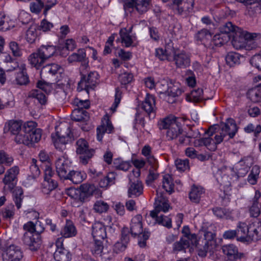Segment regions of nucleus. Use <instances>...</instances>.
Here are the masks:
<instances>
[{
	"label": "nucleus",
	"instance_id": "f257e3e1",
	"mask_svg": "<svg viewBox=\"0 0 261 261\" xmlns=\"http://www.w3.org/2000/svg\"><path fill=\"white\" fill-rule=\"evenodd\" d=\"M63 69L58 64L51 63L47 64L41 68L40 75L44 78L50 81L51 83L42 81H39L37 83L38 89H34L30 92V96L36 99L38 102L41 105H45L47 103V98L44 93H48L51 89L50 84L58 81L57 74H61Z\"/></svg>",
	"mask_w": 261,
	"mask_h": 261
},
{
	"label": "nucleus",
	"instance_id": "f03ea898",
	"mask_svg": "<svg viewBox=\"0 0 261 261\" xmlns=\"http://www.w3.org/2000/svg\"><path fill=\"white\" fill-rule=\"evenodd\" d=\"M240 28L233 25L231 22H227L220 28V34H216L214 36V40L222 39L224 41L227 42L232 38V43L233 46L237 49L245 48L246 50H250L255 48L256 45L252 44L250 46L245 41V39L239 35Z\"/></svg>",
	"mask_w": 261,
	"mask_h": 261
},
{
	"label": "nucleus",
	"instance_id": "7ed1b4c3",
	"mask_svg": "<svg viewBox=\"0 0 261 261\" xmlns=\"http://www.w3.org/2000/svg\"><path fill=\"white\" fill-rule=\"evenodd\" d=\"M37 124L34 121L25 123L22 129L15 137V141L17 144H23L27 146L32 145L40 141L42 130L36 128Z\"/></svg>",
	"mask_w": 261,
	"mask_h": 261
},
{
	"label": "nucleus",
	"instance_id": "20e7f679",
	"mask_svg": "<svg viewBox=\"0 0 261 261\" xmlns=\"http://www.w3.org/2000/svg\"><path fill=\"white\" fill-rule=\"evenodd\" d=\"M220 135L217 134L215 136L217 143H221L225 139L227 141L233 138L238 132V127L232 118L227 119L225 122L220 123Z\"/></svg>",
	"mask_w": 261,
	"mask_h": 261
},
{
	"label": "nucleus",
	"instance_id": "39448f33",
	"mask_svg": "<svg viewBox=\"0 0 261 261\" xmlns=\"http://www.w3.org/2000/svg\"><path fill=\"white\" fill-rule=\"evenodd\" d=\"M158 125L160 129H167L166 137L168 140L176 139L182 132V129L176 118L171 119L169 118H166L159 123Z\"/></svg>",
	"mask_w": 261,
	"mask_h": 261
},
{
	"label": "nucleus",
	"instance_id": "423d86ee",
	"mask_svg": "<svg viewBox=\"0 0 261 261\" xmlns=\"http://www.w3.org/2000/svg\"><path fill=\"white\" fill-rule=\"evenodd\" d=\"M76 152L79 155L80 162L83 165H86L93 156L94 149L90 148L87 141L83 138H80L76 141Z\"/></svg>",
	"mask_w": 261,
	"mask_h": 261
},
{
	"label": "nucleus",
	"instance_id": "0eeeda50",
	"mask_svg": "<svg viewBox=\"0 0 261 261\" xmlns=\"http://www.w3.org/2000/svg\"><path fill=\"white\" fill-rule=\"evenodd\" d=\"M66 130V132L64 133H59L57 132L55 135L51 134L54 146L57 149L62 150L65 148V144L70 143L74 140V136L70 127L67 126Z\"/></svg>",
	"mask_w": 261,
	"mask_h": 261
},
{
	"label": "nucleus",
	"instance_id": "6e6552de",
	"mask_svg": "<svg viewBox=\"0 0 261 261\" xmlns=\"http://www.w3.org/2000/svg\"><path fill=\"white\" fill-rule=\"evenodd\" d=\"M98 74L96 71H91L88 75H81V81L78 83L77 90H85L87 93L89 89H93L97 83Z\"/></svg>",
	"mask_w": 261,
	"mask_h": 261
},
{
	"label": "nucleus",
	"instance_id": "1a4fd4ad",
	"mask_svg": "<svg viewBox=\"0 0 261 261\" xmlns=\"http://www.w3.org/2000/svg\"><path fill=\"white\" fill-rule=\"evenodd\" d=\"M56 172L60 178L65 180L71 170V163L65 156L59 157L56 162Z\"/></svg>",
	"mask_w": 261,
	"mask_h": 261
},
{
	"label": "nucleus",
	"instance_id": "9d476101",
	"mask_svg": "<svg viewBox=\"0 0 261 261\" xmlns=\"http://www.w3.org/2000/svg\"><path fill=\"white\" fill-rule=\"evenodd\" d=\"M22 256L20 247L13 244L7 247L2 254V261H20Z\"/></svg>",
	"mask_w": 261,
	"mask_h": 261
},
{
	"label": "nucleus",
	"instance_id": "9b49d317",
	"mask_svg": "<svg viewBox=\"0 0 261 261\" xmlns=\"http://www.w3.org/2000/svg\"><path fill=\"white\" fill-rule=\"evenodd\" d=\"M135 219L137 222H134L133 225L132 226V236L134 235V237L138 236L139 237H142L143 240H139L138 244L141 247H145L146 244V241L148 239L149 236L146 234H142V217L141 215H137Z\"/></svg>",
	"mask_w": 261,
	"mask_h": 261
},
{
	"label": "nucleus",
	"instance_id": "f8f14e48",
	"mask_svg": "<svg viewBox=\"0 0 261 261\" xmlns=\"http://www.w3.org/2000/svg\"><path fill=\"white\" fill-rule=\"evenodd\" d=\"M223 253L226 254L229 260L232 261H246V256L243 253L239 252L237 248L232 244L223 246Z\"/></svg>",
	"mask_w": 261,
	"mask_h": 261
},
{
	"label": "nucleus",
	"instance_id": "ddd939ff",
	"mask_svg": "<svg viewBox=\"0 0 261 261\" xmlns=\"http://www.w3.org/2000/svg\"><path fill=\"white\" fill-rule=\"evenodd\" d=\"M22 241L32 251L37 250L41 243V237L38 235L36 236L31 232H25L22 237Z\"/></svg>",
	"mask_w": 261,
	"mask_h": 261
},
{
	"label": "nucleus",
	"instance_id": "4468645a",
	"mask_svg": "<svg viewBox=\"0 0 261 261\" xmlns=\"http://www.w3.org/2000/svg\"><path fill=\"white\" fill-rule=\"evenodd\" d=\"M57 249L54 253V258L56 261H69L71 259L70 252L63 247L62 243L56 242Z\"/></svg>",
	"mask_w": 261,
	"mask_h": 261
},
{
	"label": "nucleus",
	"instance_id": "2eb2a0df",
	"mask_svg": "<svg viewBox=\"0 0 261 261\" xmlns=\"http://www.w3.org/2000/svg\"><path fill=\"white\" fill-rule=\"evenodd\" d=\"M249 242L261 239V221H255L249 225Z\"/></svg>",
	"mask_w": 261,
	"mask_h": 261
},
{
	"label": "nucleus",
	"instance_id": "dca6fc26",
	"mask_svg": "<svg viewBox=\"0 0 261 261\" xmlns=\"http://www.w3.org/2000/svg\"><path fill=\"white\" fill-rule=\"evenodd\" d=\"M19 168L17 166H14L9 169L3 179V182L5 185H8L9 188L13 189L15 186V180L17 178V175L19 173Z\"/></svg>",
	"mask_w": 261,
	"mask_h": 261
},
{
	"label": "nucleus",
	"instance_id": "f3484780",
	"mask_svg": "<svg viewBox=\"0 0 261 261\" xmlns=\"http://www.w3.org/2000/svg\"><path fill=\"white\" fill-rule=\"evenodd\" d=\"M172 55L173 56V60L175 61L177 67L185 68L190 65V57L185 53L181 52L176 54L174 50L173 49Z\"/></svg>",
	"mask_w": 261,
	"mask_h": 261
},
{
	"label": "nucleus",
	"instance_id": "a211bd4d",
	"mask_svg": "<svg viewBox=\"0 0 261 261\" xmlns=\"http://www.w3.org/2000/svg\"><path fill=\"white\" fill-rule=\"evenodd\" d=\"M92 235L94 240H104L107 238L106 228L100 222H95L92 227Z\"/></svg>",
	"mask_w": 261,
	"mask_h": 261
},
{
	"label": "nucleus",
	"instance_id": "6ab92c4d",
	"mask_svg": "<svg viewBox=\"0 0 261 261\" xmlns=\"http://www.w3.org/2000/svg\"><path fill=\"white\" fill-rule=\"evenodd\" d=\"M236 230L237 240L241 242L249 243V225L244 223H240L237 226Z\"/></svg>",
	"mask_w": 261,
	"mask_h": 261
},
{
	"label": "nucleus",
	"instance_id": "aec40b11",
	"mask_svg": "<svg viewBox=\"0 0 261 261\" xmlns=\"http://www.w3.org/2000/svg\"><path fill=\"white\" fill-rule=\"evenodd\" d=\"M114 127L109 118L106 119L102 121V124L96 129L97 140L99 142L101 141L105 133H111Z\"/></svg>",
	"mask_w": 261,
	"mask_h": 261
},
{
	"label": "nucleus",
	"instance_id": "412c9836",
	"mask_svg": "<svg viewBox=\"0 0 261 261\" xmlns=\"http://www.w3.org/2000/svg\"><path fill=\"white\" fill-rule=\"evenodd\" d=\"M68 61L73 62H81L83 67L88 66V61L86 58V52L84 49H79L77 53H73L68 58Z\"/></svg>",
	"mask_w": 261,
	"mask_h": 261
},
{
	"label": "nucleus",
	"instance_id": "4be33fe9",
	"mask_svg": "<svg viewBox=\"0 0 261 261\" xmlns=\"http://www.w3.org/2000/svg\"><path fill=\"white\" fill-rule=\"evenodd\" d=\"M28 60L30 64L37 69L41 68L46 61V59L39 53L38 49L29 56Z\"/></svg>",
	"mask_w": 261,
	"mask_h": 261
},
{
	"label": "nucleus",
	"instance_id": "5701e85b",
	"mask_svg": "<svg viewBox=\"0 0 261 261\" xmlns=\"http://www.w3.org/2000/svg\"><path fill=\"white\" fill-rule=\"evenodd\" d=\"M15 83L19 85H27L29 83V77L26 71L25 66L22 64L19 67V71L15 73Z\"/></svg>",
	"mask_w": 261,
	"mask_h": 261
},
{
	"label": "nucleus",
	"instance_id": "b1692460",
	"mask_svg": "<svg viewBox=\"0 0 261 261\" xmlns=\"http://www.w3.org/2000/svg\"><path fill=\"white\" fill-rule=\"evenodd\" d=\"M77 233L76 229L73 223L67 220L65 224L60 231L61 235L64 238H70L75 236Z\"/></svg>",
	"mask_w": 261,
	"mask_h": 261
},
{
	"label": "nucleus",
	"instance_id": "393cba45",
	"mask_svg": "<svg viewBox=\"0 0 261 261\" xmlns=\"http://www.w3.org/2000/svg\"><path fill=\"white\" fill-rule=\"evenodd\" d=\"M155 97L149 94H147L144 101L141 104V108L148 115L154 111Z\"/></svg>",
	"mask_w": 261,
	"mask_h": 261
},
{
	"label": "nucleus",
	"instance_id": "a878e982",
	"mask_svg": "<svg viewBox=\"0 0 261 261\" xmlns=\"http://www.w3.org/2000/svg\"><path fill=\"white\" fill-rule=\"evenodd\" d=\"M86 177V174L83 172L71 170L68 172L65 180H69L74 184L82 182Z\"/></svg>",
	"mask_w": 261,
	"mask_h": 261
},
{
	"label": "nucleus",
	"instance_id": "bb28decb",
	"mask_svg": "<svg viewBox=\"0 0 261 261\" xmlns=\"http://www.w3.org/2000/svg\"><path fill=\"white\" fill-rule=\"evenodd\" d=\"M190 241L189 238H181L179 241L175 242L173 246V252L177 253L178 252H186V250L190 247Z\"/></svg>",
	"mask_w": 261,
	"mask_h": 261
},
{
	"label": "nucleus",
	"instance_id": "cd10ccee",
	"mask_svg": "<svg viewBox=\"0 0 261 261\" xmlns=\"http://www.w3.org/2000/svg\"><path fill=\"white\" fill-rule=\"evenodd\" d=\"M246 14L251 17H256L261 13V5L257 2L250 1L246 5Z\"/></svg>",
	"mask_w": 261,
	"mask_h": 261
},
{
	"label": "nucleus",
	"instance_id": "c85d7f7f",
	"mask_svg": "<svg viewBox=\"0 0 261 261\" xmlns=\"http://www.w3.org/2000/svg\"><path fill=\"white\" fill-rule=\"evenodd\" d=\"M21 126V121L11 120L6 123L4 129L6 130L7 129L8 131H10L11 134L16 136L22 129Z\"/></svg>",
	"mask_w": 261,
	"mask_h": 261
},
{
	"label": "nucleus",
	"instance_id": "c756f323",
	"mask_svg": "<svg viewBox=\"0 0 261 261\" xmlns=\"http://www.w3.org/2000/svg\"><path fill=\"white\" fill-rule=\"evenodd\" d=\"M150 0H132V9L135 8L140 14L146 12L148 10Z\"/></svg>",
	"mask_w": 261,
	"mask_h": 261
},
{
	"label": "nucleus",
	"instance_id": "7c9ffc66",
	"mask_svg": "<svg viewBox=\"0 0 261 261\" xmlns=\"http://www.w3.org/2000/svg\"><path fill=\"white\" fill-rule=\"evenodd\" d=\"M72 120L75 121H88L89 116L88 113L85 110H80L75 108L71 115Z\"/></svg>",
	"mask_w": 261,
	"mask_h": 261
},
{
	"label": "nucleus",
	"instance_id": "2f4dec72",
	"mask_svg": "<svg viewBox=\"0 0 261 261\" xmlns=\"http://www.w3.org/2000/svg\"><path fill=\"white\" fill-rule=\"evenodd\" d=\"M172 44L168 43L165 47V51L162 48H158L155 50V56L161 60H170L169 56L172 54Z\"/></svg>",
	"mask_w": 261,
	"mask_h": 261
},
{
	"label": "nucleus",
	"instance_id": "473e14b6",
	"mask_svg": "<svg viewBox=\"0 0 261 261\" xmlns=\"http://www.w3.org/2000/svg\"><path fill=\"white\" fill-rule=\"evenodd\" d=\"M203 189L200 187L193 186L189 193V198L193 202L198 203L200 201L201 196L203 194Z\"/></svg>",
	"mask_w": 261,
	"mask_h": 261
},
{
	"label": "nucleus",
	"instance_id": "72a5a7b5",
	"mask_svg": "<svg viewBox=\"0 0 261 261\" xmlns=\"http://www.w3.org/2000/svg\"><path fill=\"white\" fill-rule=\"evenodd\" d=\"M119 34L121 43L126 47L130 46V27L121 29Z\"/></svg>",
	"mask_w": 261,
	"mask_h": 261
},
{
	"label": "nucleus",
	"instance_id": "f704fd0d",
	"mask_svg": "<svg viewBox=\"0 0 261 261\" xmlns=\"http://www.w3.org/2000/svg\"><path fill=\"white\" fill-rule=\"evenodd\" d=\"M58 187L57 181L55 180L44 179L42 184V192L44 194H49Z\"/></svg>",
	"mask_w": 261,
	"mask_h": 261
},
{
	"label": "nucleus",
	"instance_id": "c9c22d12",
	"mask_svg": "<svg viewBox=\"0 0 261 261\" xmlns=\"http://www.w3.org/2000/svg\"><path fill=\"white\" fill-rule=\"evenodd\" d=\"M39 53L46 59L50 58L56 51V47L53 45H42L38 48Z\"/></svg>",
	"mask_w": 261,
	"mask_h": 261
},
{
	"label": "nucleus",
	"instance_id": "e433bc0d",
	"mask_svg": "<svg viewBox=\"0 0 261 261\" xmlns=\"http://www.w3.org/2000/svg\"><path fill=\"white\" fill-rule=\"evenodd\" d=\"M194 0H172L174 5L177 7V10L179 13H182L186 9H189V5L192 7L194 4Z\"/></svg>",
	"mask_w": 261,
	"mask_h": 261
},
{
	"label": "nucleus",
	"instance_id": "4c0bfd02",
	"mask_svg": "<svg viewBox=\"0 0 261 261\" xmlns=\"http://www.w3.org/2000/svg\"><path fill=\"white\" fill-rule=\"evenodd\" d=\"M174 185L173 182V178L169 174H166L163 177V188L167 192L171 194L174 191Z\"/></svg>",
	"mask_w": 261,
	"mask_h": 261
},
{
	"label": "nucleus",
	"instance_id": "58836bf2",
	"mask_svg": "<svg viewBox=\"0 0 261 261\" xmlns=\"http://www.w3.org/2000/svg\"><path fill=\"white\" fill-rule=\"evenodd\" d=\"M94 243L91 249L92 253L95 255L101 256L102 254H105L103 244L104 240H94Z\"/></svg>",
	"mask_w": 261,
	"mask_h": 261
},
{
	"label": "nucleus",
	"instance_id": "ea45409f",
	"mask_svg": "<svg viewBox=\"0 0 261 261\" xmlns=\"http://www.w3.org/2000/svg\"><path fill=\"white\" fill-rule=\"evenodd\" d=\"M241 55L235 52H230L225 57V60L227 65L229 66H233L234 65L240 64Z\"/></svg>",
	"mask_w": 261,
	"mask_h": 261
},
{
	"label": "nucleus",
	"instance_id": "a19ab883",
	"mask_svg": "<svg viewBox=\"0 0 261 261\" xmlns=\"http://www.w3.org/2000/svg\"><path fill=\"white\" fill-rule=\"evenodd\" d=\"M13 200L17 208L19 209L21 206L23 199V190L20 187H16L13 192Z\"/></svg>",
	"mask_w": 261,
	"mask_h": 261
},
{
	"label": "nucleus",
	"instance_id": "79ce46f5",
	"mask_svg": "<svg viewBox=\"0 0 261 261\" xmlns=\"http://www.w3.org/2000/svg\"><path fill=\"white\" fill-rule=\"evenodd\" d=\"M37 161L36 159H32L31 164L30 166V173L28 175L29 179H35L40 175V171L37 165Z\"/></svg>",
	"mask_w": 261,
	"mask_h": 261
},
{
	"label": "nucleus",
	"instance_id": "37998d69",
	"mask_svg": "<svg viewBox=\"0 0 261 261\" xmlns=\"http://www.w3.org/2000/svg\"><path fill=\"white\" fill-rule=\"evenodd\" d=\"M143 186L140 180H137L132 184V195L138 197L142 194Z\"/></svg>",
	"mask_w": 261,
	"mask_h": 261
},
{
	"label": "nucleus",
	"instance_id": "c03bdc74",
	"mask_svg": "<svg viewBox=\"0 0 261 261\" xmlns=\"http://www.w3.org/2000/svg\"><path fill=\"white\" fill-rule=\"evenodd\" d=\"M183 91L178 87V84H173L170 83V86L167 91L166 95L172 97H178L180 95Z\"/></svg>",
	"mask_w": 261,
	"mask_h": 261
},
{
	"label": "nucleus",
	"instance_id": "a18cd8bd",
	"mask_svg": "<svg viewBox=\"0 0 261 261\" xmlns=\"http://www.w3.org/2000/svg\"><path fill=\"white\" fill-rule=\"evenodd\" d=\"M248 96L252 101L260 102L261 101V90L258 88L250 89L248 92Z\"/></svg>",
	"mask_w": 261,
	"mask_h": 261
},
{
	"label": "nucleus",
	"instance_id": "49530a36",
	"mask_svg": "<svg viewBox=\"0 0 261 261\" xmlns=\"http://www.w3.org/2000/svg\"><path fill=\"white\" fill-rule=\"evenodd\" d=\"M30 4V11L34 14H39L44 6V3L41 0H35Z\"/></svg>",
	"mask_w": 261,
	"mask_h": 261
},
{
	"label": "nucleus",
	"instance_id": "de8ad7c7",
	"mask_svg": "<svg viewBox=\"0 0 261 261\" xmlns=\"http://www.w3.org/2000/svg\"><path fill=\"white\" fill-rule=\"evenodd\" d=\"M132 163L136 168V170H133L132 172H133L135 177L138 178L140 175V169L145 165V161L143 160L135 159L132 160Z\"/></svg>",
	"mask_w": 261,
	"mask_h": 261
},
{
	"label": "nucleus",
	"instance_id": "09e8293b",
	"mask_svg": "<svg viewBox=\"0 0 261 261\" xmlns=\"http://www.w3.org/2000/svg\"><path fill=\"white\" fill-rule=\"evenodd\" d=\"M109 208V205L108 203L102 200L97 201L93 206L94 211L99 214L107 212Z\"/></svg>",
	"mask_w": 261,
	"mask_h": 261
},
{
	"label": "nucleus",
	"instance_id": "8fccbe9b",
	"mask_svg": "<svg viewBox=\"0 0 261 261\" xmlns=\"http://www.w3.org/2000/svg\"><path fill=\"white\" fill-rule=\"evenodd\" d=\"M80 187L89 197L97 193V189L93 185L85 184L81 185Z\"/></svg>",
	"mask_w": 261,
	"mask_h": 261
},
{
	"label": "nucleus",
	"instance_id": "3c124183",
	"mask_svg": "<svg viewBox=\"0 0 261 261\" xmlns=\"http://www.w3.org/2000/svg\"><path fill=\"white\" fill-rule=\"evenodd\" d=\"M170 86L167 80L163 79L157 83V90L159 94H166L167 91Z\"/></svg>",
	"mask_w": 261,
	"mask_h": 261
},
{
	"label": "nucleus",
	"instance_id": "603ef678",
	"mask_svg": "<svg viewBox=\"0 0 261 261\" xmlns=\"http://www.w3.org/2000/svg\"><path fill=\"white\" fill-rule=\"evenodd\" d=\"M239 33L238 34L239 35H242L244 39H245L246 42L248 44L250 42H252L255 38H256L257 36H260L259 34L256 33H250L247 31H243L240 28V30H239Z\"/></svg>",
	"mask_w": 261,
	"mask_h": 261
},
{
	"label": "nucleus",
	"instance_id": "864d4df0",
	"mask_svg": "<svg viewBox=\"0 0 261 261\" xmlns=\"http://www.w3.org/2000/svg\"><path fill=\"white\" fill-rule=\"evenodd\" d=\"M250 216L257 218L261 214V203H252L249 208Z\"/></svg>",
	"mask_w": 261,
	"mask_h": 261
},
{
	"label": "nucleus",
	"instance_id": "5fc2aeb1",
	"mask_svg": "<svg viewBox=\"0 0 261 261\" xmlns=\"http://www.w3.org/2000/svg\"><path fill=\"white\" fill-rule=\"evenodd\" d=\"M14 215V206L10 205L0 211V216L5 219H11Z\"/></svg>",
	"mask_w": 261,
	"mask_h": 261
},
{
	"label": "nucleus",
	"instance_id": "6e6d98bb",
	"mask_svg": "<svg viewBox=\"0 0 261 261\" xmlns=\"http://www.w3.org/2000/svg\"><path fill=\"white\" fill-rule=\"evenodd\" d=\"M198 40L204 42L209 40L212 38V34L206 29H202L199 31L196 35Z\"/></svg>",
	"mask_w": 261,
	"mask_h": 261
},
{
	"label": "nucleus",
	"instance_id": "4d7b16f0",
	"mask_svg": "<svg viewBox=\"0 0 261 261\" xmlns=\"http://www.w3.org/2000/svg\"><path fill=\"white\" fill-rule=\"evenodd\" d=\"M214 139H215L214 138ZM204 146L207 147L208 149L211 151H214L217 148V144L220 143H217L216 140H213L212 138L208 136V137L204 138Z\"/></svg>",
	"mask_w": 261,
	"mask_h": 261
},
{
	"label": "nucleus",
	"instance_id": "13d9d810",
	"mask_svg": "<svg viewBox=\"0 0 261 261\" xmlns=\"http://www.w3.org/2000/svg\"><path fill=\"white\" fill-rule=\"evenodd\" d=\"M13 162V159L11 156L6 153L4 151H0V164H5L7 166H10Z\"/></svg>",
	"mask_w": 261,
	"mask_h": 261
},
{
	"label": "nucleus",
	"instance_id": "bf43d9fd",
	"mask_svg": "<svg viewBox=\"0 0 261 261\" xmlns=\"http://www.w3.org/2000/svg\"><path fill=\"white\" fill-rule=\"evenodd\" d=\"M188 159H177L175 161V165L177 169L180 171H184L189 169V163Z\"/></svg>",
	"mask_w": 261,
	"mask_h": 261
},
{
	"label": "nucleus",
	"instance_id": "052dcab7",
	"mask_svg": "<svg viewBox=\"0 0 261 261\" xmlns=\"http://www.w3.org/2000/svg\"><path fill=\"white\" fill-rule=\"evenodd\" d=\"M156 222L159 224L162 225L164 226L167 227L168 228L172 227L171 219L163 215L159 216V217L158 218Z\"/></svg>",
	"mask_w": 261,
	"mask_h": 261
},
{
	"label": "nucleus",
	"instance_id": "680f3d73",
	"mask_svg": "<svg viewBox=\"0 0 261 261\" xmlns=\"http://www.w3.org/2000/svg\"><path fill=\"white\" fill-rule=\"evenodd\" d=\"M74 103L76 107V109L80 110L87 109L90 107V101L88 100H81L79 98H75L74 100Z\"/></svg>",
	"mask_w": 261,
	"mask_h": 261
},
{
	"label": "nucleus",
	"instance_id": "e2e57ef3",
	"mask_svg": "<svg viewBox=\"0 0 261 261\" xmlns=\"http://www.w3.org/2000/svg\"><path fill=\"white\" fill-rule=\"evenodd\" d=\"M37 38V34L35 29L30 28L26 34V40L30 44L35 42Z\"/></svg>",
	"mask_w": 261,
	"mask_h": 261
},
{
	"label": "nucleus",
	"instance_id": "0e129e2a",
	"mask_svg": "<svg viewBox=\"0 0 261 261\" xmlns=\"http://www.w3.org/2000/svg\"><path fill=\"white\" fill-rule=\"evenodd\" d=\"M130 229L124 227L122 230L121 233V241L124 242V243H126L128 244L130 241Z\"/></svg>",
	"mask_w": 261,
	"mask_h": 261
},
{
	"label": "nucleus",
	"instance_id": "69168bd1",
	"mask_svg": "<svg viewBox=\"0 0 261 261\" xmlns=\"http://www.w3.org/2000/svg\"><path fill=\"white\" fill-rule=\"evenodd\" d=\"M121 98V92L120 91L118 88H116L115 90V101L112 107L110 108V110L113 113L116 111V109L120 102Z\"/></svg>",
	"mask_w": 261,
	"mask_h": 261
},
{
	"label": "nucleus",
	"instance_id": "338daca9",
	"mask_svg": "<svg viewBox=\"0 0 261 261\" xmlns=\"http://www.w3.org/2000/svg\"><path fill=\"white\" fill-rule=\"evenodd\" d=\"M250 63L253 66L261 70V53L252 57Z\"/></svg>",
	"mask_w": 261,
	"mask_h": 261
},
{
	"label": "nucleus",
	"instance_id": "774afa93",
	"mask_svg": "<svg viewBox=\"0 0 261 261\" xmlns=\"http://www.w3.org/2000/svg\"><path fill=\"white\" fill-rule=\"evenodd\" d=\"M259 173V168L258 166L253 167L251 172L249 175V181L252 185L255 184L256 181V177L258 176Z\"/></svg>",
	"mask_w": 261,
	"mask_h": 261
}]
</instances>
